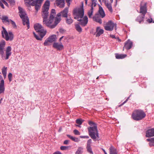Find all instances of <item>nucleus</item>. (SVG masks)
<instances>
[{
  "label": "nucleus",
  "mask_w": 154,
  "mask_h": 154,
  "mask_svg": "<svg viewBox=\"0 0 154 154\" xmlns=\"http://www.w3.org/2000/svg\"><path fill=\"white\" fill-rule=\"evenodd\" d=\"M50 2L48 1H46L44 4L42 8V16L43 18V23L47 27L51 28H54L56 25L60 22V18H57L55 20L54 24L51 25L49 21V18L48 20H47L48 17L49 16L48 10L49 8Z\"/></svg>",
  "instance_id": "nucleus-1"
},
{
  "label": "nucleus",
  "mask_w": 154,
  "mask_h": 154,
  "mask_svg": "<svg viewBox=\"0 0 154 154\" xmlns=\"http://www.w3.org/2000/svg\"><path fill=\"white\" fill-rule=\"evenodd\" d=\"M34 27L36 31L39 34V35H37L33 32L35 37L37 40H42V38L46 35V31L44 30L41 25L39 23L35 24L34 26Z\"/></svg>",
  "instance_id": "nucleus-2"
},
{
  "label": "nucleus",
  "mask_w": 154,
  "mask_h": 154,
  "mask_svg": "<svg viewBox=\"0 0 154 154\" xmlns=\"http://www.w3.org/2000/svg\"><path fill=\"white\" fill-rule=\"evenodd\" d=\"M146 116V114L143 110L137 109L133 112L131 117L135 120L140 121L145 118Z\"/></svg>",
  "instance_id": "nucleus-3"
},
{
  "label": "nucleus",
  "mask_w": 154,
  "mask_h": 154,
  "mask_svg": "<svg viewBox=\"0 0 154 154\" xmlns=\"http://www.w3.org/2000/svg\"><path fill=\"white\" fill-rule=\"evenodd\" d=\"M88 129L89 135L94 141H96L97 138H99L97 125H95L94 126L90 127L88 128Z\"/></svg>",
  "instance_id": "nucleus-4"
},
{
  "label": "nucleus",
  "mask_w": 154,
  "mask_h": 154,
  "mask_svg": "<svg viewBox=\"0 0 154 154\" xmlns=\"http://www.w3.org/2000/svg\"><path fill=\"white\" fill-rule=\"evenodd\" d=\"M18 9L20 13V16L22 20L23 25H26L27 29H29V20L26 14L22 8L19 7Z\"/></svg>",
  "instance_id": "nucleus-5"
},
{
  "label": "nucleus",
  "mask_w": 154,
  "mask_h": 154,
  "mask_svg": "<svg viewBox=\"0 0 154 154\" xmlns=\"http://www.w3.org/2000/svg\"><path fill=\"white\" fill-rule=\"evenodd\" d=\"M73 14L75 16L74 18L75 19H77L79 18H82L84 15L83 5L82 4L80 7L75 8L73 10Z\"/></svg>",
  "instance_id": "nucleus-6"
},
{
  "label": "nucleus",
  "mask_w": 154,
  "mask_h": 154,
  "mask_svg": "<svg viewBox=\"0 0 154 154\" xmlns=\"http://www.w3.org/2000/svg\"><path fill=\"white\" fill-rule=\"evenodd\" d=\"M3 30L2 31V37L6 41H11L14 38V35L11 32H9L8 33L6 30L5 28L2 27Z\"/></svg>",
  "instance_id": "nucleus-7"
},
{
  "label": "nucleus",
  "mask_w": 154,
  "mask_h": 154,
  "mask_svg": "<svg viewBox=\"0 0 154 154\" xmlns=\"http://www.w3.org/2000/svg\"><path fill=\"white\" fill-rule=\"evenodd\" d=\"M104 27V29L107 31H112L114 28L116 30V24L111 20H109L107 22Z\"/></svg>",
  "instance_id": "nucleus-8"
},
{
  "label": "nucleus",
  "mask_w": 154,
  "mask_h": 154,
  "mask_svg": "<svg viewBox=\"0 0 154 154\" xmlns=\"http://www.w3.org/2000/svg\"><path fill=\"white\" fill-rule=\"evenodd\" d=\"M68 12V9L67 8H65L63 11H61L60 13H58L55 19V20L57 18H60V20H61L60 16L62 15L63 17H67V14Z\"/></svg>",
  "instance_id": "nucleus-9"
},
{
  "label": "nucleus",
  "mask_w": 154,
  "mask_h": 154,
  "mask_svg": "<svg viewBox=\"0 0 154 154\" xmlns=\"http://www.w3.org/2000/svg\"><path fill=\"white\" fill-rule=\"evenodd\" d=\"M55 10L54 9H52L50 14L49 17L50 23L51 25H54V19L55 16Z\"/></svg>",
  "instance_id": "nucleus-10"
},
{
  "label": "nucleus",
  "mask_w": 154,
  "mask_h": 154,
  "mask_svg": "<svg viewBox=\"0 0 154 154\" xmlns=\"http://www.w3.org/2000/svg\"><path fill=\"white\" fill-rule=\"evenodd\" d=\"M78 21L80 22L79 24L81 25L82 26H85L88 23V18L87 16H85L83 19H77Z\"/></svg>",
  "instance_id": "nucleus-11"
},
{
  "label": "nucleus",
  "mask_w": 154,
  "mask_h": 154,
  "mask_svg": "<svg viewBox=\"0 0 154 154\" xmlns=\"http://www.w3.org/2000/svg\"><path fill=\"white\" fill-rule=\"evenodd\" d=\"M92 143V140L91 139L88 140L87 143L86 149L87 151L91 154H93V152L92 151V148L91 147Z\"/></svg>",
  "instance_id": "nucleus-12"
},
{
  "label": "nucleus",
  "mask_w": 154,
  "mask_h": 154,
  "mask_svg": "<svg viewBox=\"0 0 154 154\" xmlns=\"http://www.w3.org/2000/svg\"><path fill=\"white\" fill-rule=\"evenodd\" d=\"M11 47L10 46H8L6 50L5 56L3 57L6 60L8 59L9 57L11 55Z\"/></svg>",
  "instance_id": "nucleus-13"
},
{
  "label": "nucleus",
  "mask_w": 154,
  "mask_h": 154,
  "mask_svg": "<svg viewBox=\"0 0 154 154\" xmlns=\"http://www.w3.org/2000/svg\"><path fill=\"white\" fill-rule=\"evenodd\" d=\"M147 12L146 4L145 3L143 5H140V13L142 14V15H144Z\"/></svg>",
  "instance_id": "nucleus-14"
},
{
  "label": "nucleus",
  "mask_w": 154,
  "mask_h": 154,
  "mask_svg": "<svg viewBox=\"0 0 154 154\" xmlns=\"http://www.w3.org/2000/svg\"><path fill=\"white\" fill-rule=\"evenodd\" d=\"M132 42L130 40H128L125 43V45L123 47V49L124 48H125L127 50H129L132 48Z\"/></svg>",
  "instance_id": "nucleus-15"
},
{
  "label": "nucleus",
  "mask_w": 154,
  "mask_h": 154,
  "mask_svg": "<svg viewBox=\"0 0 154 154\" xmlns=\"http://www.w3.org/2000/svg\"><path fill=\"white\" fill-rule=\"evenodd\" d=\"M146 136L147 137H150L154 136V128L147 130L146 132Z\"/></svg>",
  "instance_id": "nucleus-16"
},
{
  "label": "nucleus",
  "mask_w": 154,
  "mask_h": 154,
  "mask_svg": "<svg viewBox=\"0 0 154 154\" xmlns=\"http://www.w3.org/2000/svg\"><path fill=\"white\" fill-rule=\"evenodd\" d=\"M56 5L60 8H63L65 6L64 0H56Z\"/></svg>",
  "instance_id": "nucleus-17"
},
{
  "label": "nucleus",
  "mask_w": 154,
  "mask_h": 154,
  "mask_svg": "<svg viewBox=\"0 0 154 154\" xmlns=\"http://www.w3.org/2000/svg\"><path fill=\"white\" fill-rule=\"evenodd\" d=\"M31 5L32 6H35V9L37 12L40 8L41 5V3L35 1H33L30 3Z\"/></svg>",
  "instance_id": "nucleus-18"
},
{
  "label": "nucleus",
  "mask_w": 154,
  "mask_h": 154,
  "mask_svg": "<svg viewBox=\"0 0 154 154\" xmlns=\"http://www.w3.org/2000/svg\"><path fill=\"white\" fill-rule=\"evenodd\" d=\"M53 47L59 50H61L63 48V46L61 43L59 44L58 43H54L53 44Z\"/></svg>",
  "instance_id": "nucleus-19"
},
{
  "label": "nucleus",
  "mask_w": 154,
  "mask_h": 154,
  "mask_svg": "<svg viewBox=\"0 0 154 154\" xmlns=\"http://www.w3.org/2000/svg\"><path fill=\"white\" fill-rule=\"evenodd\" d=\"M93 20L96 22L100 24L102 23V20L100 19L99 14H95L93 17Z\"/></svg>",
  "instance_id": "nucleus-20"
},
{
  "label": "nucleus",
  "mask_w": 154,
  "mask_h": 154,
  "mask_svg": "<svg viewBox=\"0 0 154 154\" xmlns=\"http://www.w3.org/2000/svg\"><path fill=\"white\" fill-rule=\"evenodd\" d=\"M5 45V42L4 40L0 42V54H2L4 53V49Z\"/></svg>",
  "instance_id": "nucleus-21"
},
{
  "label": "nucleus",
  "mask_w": 154,
  "mask_h": 154,
  "mask_svg": "<svg viewBox=\"0 0 154 154\" xmlns=\"http://www.w3.org/2000/svg\"><path fill=\"white\" fill-rule=\"evenodd\" d=\"M104 32V30L102 29H100V27H98L97 28L96 34V37H99L101 34H103Z\"/></svg>",
  "instance_id": "nucleus-22"
},
{
  "label": "nucleus",
  "mask_w": 154,
  "mask_h": 154,
  "mask_svg": "<svg viewBox=\"0 0 154 154\" xmlns=\"http://www.w3.org/2000/svg\"><path fill=\"white\" fill-rule=\"evenodd\" d=\"M5 89L4 81L2 80L0 82V94L4 92Z\"/></svg>",
  "instance_id": "nucleus-23"
},
{
  "label": "nucleus",
  "mask_w": 154,
  "mask_h": 154,
  "mask_svg": "<svg viewBox=\"0 0 154 154\" xmlns=\"http://www.w3.org/2000/svg\"><path fill=\"white\" fill-rule=\"evenodd\" d=\"M145 16L144 15H139L137 17V18L136 19V21L139 22L140 23L143 22Z\"/></svg>",
  "instance_id": "nucleus-24"
},
{
  "label": "nucleus",
  "mask_w": 154,
  "mask_h": 154,
  "mask_svg": "<svg viewBox=\"0 0 154 154\" xmlns=\"http://www.w3.org/2000/svg\"><path fill=\"white\" fill-rule=\"evenodd\" d=\"M98 12L101 17L102 18H103L105 17L106 15L105 13L102 8L100 6L99 7V10L98 11Z\"/></svg>",
  "instance_id": "nucleus-25"
},
{
  "label": "nucleus",
  "mask_w": 154,
  "mask_h": 154,
  "mask_svg": "<svg viewBox=\"0 0 154 154\" xmlns=\"http://www.w3.org/2000/svg\"><path fill=\"white\" fill-rule=\"evenodd\" d=\"M109 150L110 154H118L116 149L113 146H110Z\"/></svg>",
  "instance_id": "nucleus-26"
},
{
  "label": "nucleus",
  "mask_w": 154,
  "mask_h": 154,
  "mask_svg": "<svg viewBox=\"0 0 154 154\" xmlns=\"http://www.w3.org/2000/svg\"><path fill=\"white\" fill-rule=\"evenodd\" d=\"M105 5L106 7L109 11L111 12L112 13L113 9L112 7V5L111 3H108L106 2H105Z\"/></svg>",
  "instance_id": "nucleus-27"
},
{
  "label": "nucleus",
  "mask_w": 154,
  "mask_h": 154,
  "mask_svg": "<svg viewBox=\"0 0 154 154\" xmlns=\"http://www.w3.org/2000/svg\"><path fill=\"white\" fill-rule=\"evenodd\" d=\"M48 39H49L50 42L52 43L56 41V36L55 35H52L49 37Z\"/></svg>",
  "instance_id": "nucleus-28"
},
{
  "label": "nucleus",
  "mask_w": 154,
  "mask_h": 154,
  "mask_svg": "<svg viewBox=\"0 0 154 154\" xmlns=\"http://www.w3.org/2000/svg\"><path fill=\"white\" fill-rule=\"evenodd\" d=\"M126 54H116V58L118 59H123L125 57H126Z\"/></svg>",
  "instance_id": "nucleus-29"
},
{
  "label": "nucleus",
  "mask_w": 154,
  "mask_h": 154,
  "mask_svg": "<svg viewBox=\"0 0 154 154\" xmlns=\"http://www.w3.org/2000/svg\"><path fill=\"white\" fill-rule=\"evenodd\" d=\"M79 24H75V26L76 30L79 33H81L82 32V29Z\"/></svg>",
  "instance_id": "nucleus-30"
},
{
  "label": "nucleus",
  "mask_w": 154,
  "mask_h": 154,
  "mask_svg": "<svg viewBox=\"0 0 154 154\" xmlns=\"http://www.w3.org/2000/svg\"><path fill=\"white\" fill-rule=\"evenodd\" d=\"M67 136L72 140L75 142H78L79 141V139L77 138H76L69 134H67Z\"/></svg>",
  "instance_id": "nucleus-31"
},
{
  "label": "nucleus",
  "mask_w": 154,
  "mask_h": 154,
  "mask_svg": "<svg viewBox=\"0 0 154 154\" xmlns=\"http://www.w3.org/2000/svg\"><path fill=\"white\" fill-rule=\"evenodd\" d=\"M93 5L91 6V8L90 10L89 11L88 13V16L89 18H91L93 14Z\"/></svg>",
  "instance_id": "nucleus-32"
},
{
  "label": "nucleus",
  "mask_w": 154,
  "mask_h": 154,
  "mask_svg": "<svg viewBox=\"0 0 154 154\" xmlns=\"http://www.w3.org/2000/svg\"><path fill=\"white\" fill-rule=\"evenodd\" d=\"M7 70V67H6L5 66L3 67L2 69V72L5 78L6 76Z\"/></svg>",
  "instance_id": "nucleus-33"
},
{
  "label": "nucleus",
  "mask_w": 154,
  "mask_h": 154,
  "mask_svg": "<svg viewBox=\"0 0 154 154\" xmlns=\"http://www.w3.org/2000/svg\"><path fill=\"white\" fill-rule=\"evenodd\" d=\"M66 22L68 24H70L73 22L72 20L70 17H66Z\"/></svg>",
  "instance_id": "nucleus-34"
},
{
  "label": "nucleus",
  "mask_w": 154,
  "mask_h": 154,
  "mask_svg": "<svg viewBox=\"0 0 154 154\" xmlns=\"http://www.w3.org/2000/svg\"><path fill=\"white\" fill-rule=\"evenodd\" d=\"M2 20L3 22H6L9 23H10V19H9L8 17L6 16H3L2 17Z\"/></svg>",
  "instance_id": "nucleus-35"
},
{
  "label": "nucleus",
  "mask_w": 154,
  "mask_h": 154,
  "mask_svg": "<svg viewBox=\"0 0 154 154\" xmlns=\"http://www.w3.org/2000/svg\"><path fill=\"white\" fill-rule=\"evenodd\" d=\"M84 121V120L80 119H78L76 120V123L79 125H81Z\"/></svg>",
  "instance_id": "nucleus-36"
},
{
  "label": "nucleus",
  "mask_w": 154,
  "mask_h": 154,
  "mask_svg": "<svg viewBox=\"0 0 154 154\" xmlns=\"http://www.w3.org/2000/svg\"><path fill=\"white\" fill-rule=\"evenodd\" d=\"M83 149V148L81 147H79L78 148L77 151L75 152V154H81L82 153V150Z\"/></svg>",
  "instance_id": "nucleus-37"
},
{
  "label": "nucleus",
  "mask_w": 154,
  "mask_h": 154,
  "mask_svg": "<svg viewBox=\"0 0 154 154\" xmlns=\"http://www.w3.org/2000/svg\"><path fill=\"white\" fill-rule=\"evenodd\" d=\"M51 43L50 42L49 39H48V38L44 42V45L45 46H47L49 45H50V44Z\"/></svg>",
  "instance_id": "nucleus-38"
},
{
  "label": "nucleus",
  "mask_w": 154,
  "mask_h": 154,
  "mask_svg": "<svg viewBox=\"0 0 154 154\" xmlns=\"http://www.w3.org/2000/svg\"><path fill=\"white\" fill-rule=\"evenodd\" d=\"M11 5H14L15 3L14 0H6Z\"/></svg>",
  "instance_id": "nucleus-39"
},
{
  "label": "nucleus",
  "mask_w": 154,
  "mask_h": 154,
  "mask_svg": "<svg viewBox=\"0 0 154 154\" xmlns=\"http://www.w3.org/2000/svg\"><path fill=\"white\" fill-rule=\"evenodd\" d=\"M88 124L90 125L91 127L94 126L95 125H97L96 124L92 121H89L88 122Z\"/></svg>",
  "instance_id": "nucleus-40"
},
{
  "label": "nucleus",
  "mask_w": 154,
  "mask_h": 154,
  "mask_svg": "<svg viewBox=\"0 0 154 154\" xmlns=\"http://www.w3.org/2000/svg\"><path fill=\"white\" fill-rule=\"evenodd\" d=\"M73 133L75 135H79L80 134V132L76 129H75L74 130Z\"/></svg>",
  "instance_id": "nucleus-41"
},
{
  "label": "nucleus",
  "mask_w": 154,
  "mask_h": 154,
  "mask_svg": "<svg viewBox=\"0 0 154 154\" xmlns=\"http://www.w3.org/2000/svg\"><path fill=\"white\" fill-rule=\"evenodd\" d=\"M10 23H11V24L13 25V26L14 28H16L17 26H16V24L14 21H12V20H11V21H10Z\"/></svg>",
  "instance_id": "nucleus-42"
},
{
  "label": "nucleus",
  "mask_w": 154,
  "mask_h": 154,
  "mask_svg": "<svg viewBox=\"0 0 154 154\" xmlns=\"http://www.w3.org/2000/svg\"><path fill=\"white\" fill-rule=\"evenodd\" d=\"M146 140L148 142H151L154 143V137L151 138L147 139H146Z\"/></svg>",
  "instance_id": "nucleus-43"
},
{
  "label": "nucleus",
  "mask_w": 154,
  "mask_h": 154,
  "mask_svg": "<svg viewBox=\"0 0 154 154\" xmlns=\"http://www.w3.org/2000/svg\"><path fill=\"white\" fill-rule=\"evenodd\" d=\"M12 75L11 73H9L8 75V77L10 82L11 81V79Z\"/></svg>",
  "instance_id": "nucleus-44"
},
{
  "label": "nucleus",
  "mask_w": 154,
  "mask_h": 154,
  "mask_svg": "<svg viewBox=\"0 0 154 154\" xmlns=\"http://www.w3.org/2000/svg\"><path fill=\"white\" fill-rule=\"evenodd\" d=\"M25 2V4L26 5L27 4H30L31 3V1H33V0H24Z\"/></svg>",
  "instance_id": "nucleus-45"
},
{
  "label": "nucleus",
  "mask_w": 154,
  "mask_h": 154,
  "mask_svg": "<svg viewBox=\"0 0 154 154\" xmlns=\"http://www.w3.org/2000/svg\"><path fill=\"white\" fill-rule=\"evenodd\" d=\"M68 148V146H62L60 147V149L62 150H65L67 149Z\"/></svg>",
  "instance_id": "nucleus-46"
},
{
  "label": "nucleus",
  "mask_w": 154,
  "mask_h": 154,
  "mask_svg": "<svg viewBox=\"0 0 154 154\" xmlns=\"http://www.w3.org/2000/svg\"><path fill=\"white\" fill-rule=\"evenodd\" d=\"M80 137L81 138H89V136H80Z\"/></svg>",
  "instance_id": "nucleus-47"
},
{
  "label": "nucleus",
  "mask_w": 154,
  "mask_h": 154,
  "mask_svg": "<svg viewBox=\"0 0 154 154\" xmlns=\"http://www.w3.org/2000/svg\"><path fill=\"white\" fill-rule=\"evenodd\" d=\"M152 18L148 19L147 20V21L149 23H151L152 22L154 23V21H152Z\"/></svg>",
  "instance_id": "nucleus-48"
},
{
  "label": "nucleus",
  "mask_w": 154,
  "mask_h": 154,
  "mask_svg": "<svg viewBox=\"0 0 154 154\" xmlns=\"http://www.w3.org/2000/svg\"><path fill=\"white\" fill-rule=\"evenodd\" d=\"M65 31H66L64 29H63L61 28V29H59V32L61 33H63L65 32Z\"/></svg>",
  "instance_id": "nucleus-49"
},
{
  "label": "nucleus",
  "mask_w": 154,
  "mask_h": 154,
  "mask_svg": "<svg viewBox=\"0 0 154 154\" xmlns=\"http://www.w3.org/2000/svg\"><path fill=\"white\" fill-rule=\"evenodd\" d=\"M0 6L1 7H2L3 9H4L5 8L4 5L3 4V3L0 1Z\"/></svg>",
  "instance_id": "nucleus-50"
},
{
  "label": "nucleus",
  "mask_w": 154,
  "mask_h": 154,
  "mask_svg": "<svg viewBox=\"0 0 154 154\" xmlns=\"http://www.w3.org/2000/svg\"><path fill=\"white\" fill-rule=\"evenodd\" d=\"M110 37L112 38H115L117 39V37H116L115 35H110Z\"/></svg>",
  "instance_id": "nucleus-51"
},
{
  "label": "nucleus",
  "mask_w": 154,
  "mask_h": 154,
  "mask_svg": "<svg viewBox=\"0 0 154 154\" xmlns=\"http://www.w3.org/2000/svg\"><path fill=\"white\" fill-rule=\"evenodd\" d=\"M93 4V6L95 7L96 5V3L94 2L93 0L92 1V4L91 6H91H92Z\"/></svg>",
  "instance_id": "nucleus-52"
},
{
  "label": "nucleus",
  "mask_w": 154,
  "mask_h": 154,
  "mask_svg": "<svg viewBox=\"0 0 154 154\" xmlns=\"http://www.w3.org/2000/svg\"><path fill=\"white\" fill-rule=\"evenodd\" d=\"M69 142V140H66L64 141L63 143L64 144H68Z\"/></svg>",
  "instance_id": "nucleus-53"
},
{
  "label": "nucleus",
  "mask_w": 154,
  "mask_h": 154,
  "mask_svg": "<svg viewBox=\"0 0 154 154\" xmlns=\"http://www.w3.org/2000/svg\"><path fill=\"white\" fill-rule=\"evenodd\" d=\"M149 144L150 146H154V143L151 142H150L149 143Z\"/></svg>",
  "instance_id": "nucleus-54"
},
{
  "label": "nucleus",
  "mask_w": 154,
  "mask_h": 154,
  "mask_svg": "<svg viewBox=\"0 0 154 154\" xmlns=\"http://www.w3.org/2000/svg\"><path fill=\"white\" fill-rule=\"evenodd\" d=\"M43 0H37L36 1H35L36 2H38L41 3L42 2Z\"/></svg>",
  "instance_id": "nucleus-55"
},
{
  "label": "nucleus",
  "mask_w": 154,
  "mask_h": 154,
  "mask_svg": "<svg viewBox=\"0 0 154 154\" xmlns=\"http://www.w3.org/2000/svg\"><path fill=\"white\" fill-rule=\"evenodd\" d=\"M53 154H62L60 152L58 151V152H55L54 153H53Z\"/></svg>",
  "instance_id": "nucleus-56"
},
{
  "label": "nucleus",
  "mask_w": 154,
  "mask_h": 154,
  "mask_svg": "<svg viewBox=\"0 0 154 154\" xmlns=\"http://www.w3.org/2000/svg\"><path fill=\"white\" fill-rule=\"evenodd\" d=\"M4 4L7 7H8V5L7 2H5L4 3Z\"/></svg>",
  "instance_id": "nucleus-57"
},
{
  "label": "nucleus",
  "mask_w": 154,
  "mask_h": 154,
  "mask_svg": "<svg viewBox=\"0 0 154 154\" xmlns=\"http://www.w3.org/2000/svg\"><path fill=\"white\" fill-rule=\"evenodd\" d=\"M2 3H4L5 2H6V1H5V0H1V1Z\"/></svg>",
  "instance_id": "nucleus-58"
},
{
  "label": "nucleus",
  "mask_w": 154,
  "mask_h": 154,
  "mask_svg": "<svg viewBox=\"0 0 154 154\" xmlns=\"http://www.w3.org/2000/svg\"><path fill=\"white\" fill-rule=\"evenodd\" d=\"M63 36H62V37H60V39H59V41H60L63 38Z\"/></svg>",
  "instance_id": "nucleus-59"
},
{
  "label": "nucleus",
  "mask_w": 154,
  "mask_h": 154,
  "mask_svg": "<svg viewBox=\"0 0 154 154\" xmlns=\"http://www.w3.org/2000/svg\"><path fill=\"white\" fill-rule=\"evenodd\" d=\"M66 2H70L71 1V0H66Z\"/></svg>",
  "instance_id": "nucleus-60"
},
{
  "label": "nucleus",
  "mask_w": 154,
  "mask_h": 154,
  "mask_svg": "<svg viewBox=\"0 0 154 154\" xmlns=\"http://www.w3.org/2000/svg\"><path fill=\"white\" fill-rule=\"evenodd\" d=\"M67 5L68 6H69V5H70V2H67Z\"/></svg>",
  "instance_id": "nucleus-61"
},
{
  "label": "nucleus",
  "mask_w": 154,
  "mask_h": 154,
  "mask_svg": "<svg viewBox=\"0 0 154 154\" xmlns=\"http://www.w3.org/2000/svg\"><path fill=\"white\" fill-rule=\"evenodd\" d=\"M62 128H61V127L59 129V131H61V130H62Z\"/></svg>",
  "instance_id": "nucleus-62"
},
{
  "label": "nucleus",
  "mask_w": 154,
  "mask_h": 154,
  "mask_svg": "<svg viewBox=\"0 0 154 154\" xmlns=\"http://www.w3.org/2000/svg\"><path fill=\"white\" fill-rule=\"evenodd\" d=\"M127 100H126L125 101H124V102L123 103H122V104H124L125 103L127 102Z\"/></svg>",
  "instance_id": "nucleus-63"
},
{
  "label": "nucleus",
  "mask_w": 154,
  "mask_h": 154,
  "mask_svg": "<svg viewBox=\"0 0 154 154\" xmlns=\"http://www.w3.org/2000/svg\"><path fill=\"white\" fill-rule=\"evenodd\" d=\"M103 151L105 153V154H107V153L106 152L105 150H103Z\"/></svg>",
  "instance_id": "nucleus-64"
}]
</instances>
